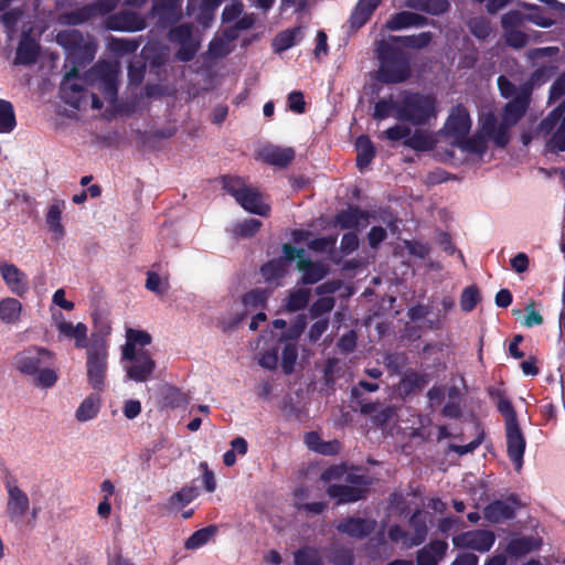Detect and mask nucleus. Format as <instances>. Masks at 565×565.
Segmentation results:
<instances>
[{
  "mask_svg": "<svg viewBox=\"0 0 565 565\" xmlns=\"http://www.w3.org/2000/svg\"><path fill=\"white\" fill-rule=\"evenodd\" d=\"M373 13L374 12H372L370 9H366L365 7H362L360 3H356L349 18V24L351 30L358 31L359 29L364 26L370 21Z\"/></svg>",
  "mask_w": 565,
  "mask_h": 565,
  "instance_id": "55",
  "label": "nucleus"
},
{
  "mask_svg": "<svg viewBox=\"0 0 565 565\" xmlns=\"http://www.w3.org/2000/svg\"><path fill=\"white\" fill-rule=\"evenodd\" d=\"M108 371V343L106 339L93 333L86 349V376L89 386L98 393L106 390Z\"/></svg>",
  "mask_w": 565,
  "mask_h": 565,
  "instance_id": "2",
  "label": "nucleus"
},
{
  "mask_svg": "<svg viewBox=\"0 0 565 565\" xmlns=\"http://www.w3.org/2000/svg\"><path fill=\"white\" fill-rule=\"evenodd\" d=\"M344 484L332 483L327 488V494L335 499V504L353 503L366 498L371 480L364 475L347 473Z\"/></svg>",
  "mask_w": 565,
  "mask_h": 565,
  "instance_id": "5",
  "label": "nucleus"
},
{
  "mask_svg": "<svg viewBox=\"0 0 565 565\" xmlns=\"http://www.w3.org/2000/svg\"><path fill=\"white\" fill-rule=\"evenodd\" d=\"M64 207V201L54 200L53 203L49 206L45 216L47 227L54 234V238L56 241L61 239L65 235V230L61 222Z\"/></svg>",
  "mask_w": 565,
  "mask_h": 565,
  "instance_id": "32",
  "label": "nucleus"
},
{
  "mask_svg": "<svg viewBox=\"0 0 565 565\" xmlns=\"http://www.w3.org/2000/svg\"><path fill=\"white\" fill-rule=\"evenodd\" d=\"M269 292L263 288H255L242 296V303L247 309H265Z\"/></svg>",
  "mask_w": 565,
  "mask_h": 565,
  "instance_id": "47",
  "label": "nucleus"
},
{
  "mask_svg": "<svg viewBox=\"0 0 565 565\" xmlns=\"http://www.w3.org/2000/svg\"><path fill=\"white\" fill-rule=\"evenodd\" d=\"M286 273V263L282 258L271 259L260 267V274L267 281L282 278Z\"/></svg>",
  "mask_w": 565,
  "mask_h": 565,
  "instance_id": "50",
  "label": "nucleus"
},
{
  "mask_svg": "<svg viewBox=\"0 0 565 565\" xmlns=\"http://www.w3.org/2000/svg\"><path fill=\"white\" fill-rule=\"evenodd\" d=\"M307 326L305 315H298L294 322L282 332L281 339L287 341H296L300 338Z\"/></svg>",
  "mask_w": 565,
  "mask_h": 565,
  "instance_id": "62",
  "label": "nucleus"
},
{
  "mask_svg": "<svg viewBox=\"0 0 565 565\" xmlns=\"http://www.w3.org/2000/svg\"><path fill=\"white\" fill-rule=\"evenodd\" d=\"M408 523L414 530V534L411 539V545L418 546L423 544L426 541L428 534L426 518L423 511L419 509L415 510L411 515Z\"/></svg>",
  "mask_w": 565,
  "mask_h": 565,
  "instance_id": "39",
  "label": "nucleus"
},
{
  "mask_svg": "<svg viewBox=\"0 0 565 565\" xmlns=\"http://www.w3.org/2000/svg\"><path fill=\"white\" fill-rule=\"evenodd\" d=\"M117 7L115 0H97L87 3L76 10L63 14V22L70 25H78L96 17H105Z\"/></svg>",
  "mask_w": 565,
  "mask_h": 565,
  "instance_id": "8",
  "label": "nucleus"
},
{
  "mask_svg": "<svg viewBox=\"0 0 565 565\" xmlns=\"http://www.w3.org/2000/svg\"><path fill=\"white\" fill-rule=\"evenodd\" d=\"M391 42L396 43L398 46L413 50L426 49L433 41V33L430 31L420 32L412 35H391Z\"/></svg>",
  "mask_w": 565,
  "mask_h": 565,
  "instance_id": "35",
  "label": "nucleus"
},
{
  "mask_svg": "<svg viewBox=\"0 0 565 565\" xmlns=\"http://www.w3.org/2000/svg\"><path fill=\"white\" fill-rule=\"evenodd\" d=\"M218 531L217 525L211 524L200 530H196L191 536L185 541L186 550H196L205 545L211 539H213Z\"/></svg>",
  "mask_w": 565,
  "mask_h": 565,
  "instance_id": "42",
  "label": "nucleus"
},
{
  "mask_svg": "<svg viewBox=\"0 0 565 565\" xmlns=\"http://www.w3.org/2000/svg\"><path fill=\"white\" fill-rule=\"evenodd\" d=\"M505 437L508 457L513 462L515 470L519 471L523 465V456L526 447V440L520 425L505 426Z\"/></svg>",
  "mask_w": 565,
  "mask_h": 565,
  "instance_id": "14",
  "label": "nucleus"
},
{
  "mask_svg": "<svg viewBox=\"0 0 565 565\" xmlns=\"http://www.w3.org/2000/svg\"><path fill=\"white\" fill-rule=\"evenodd\" d=\"M56 42L67 52V61L79 72L95 57L96 47L92 42L85 40L78 30L61 31L56 35Z\"/></svg>",
  "mask_w": 565,
  "mask_h": 565,
  "instance_id": "4",
  "label": "nucleus"
},
{
  "mask_svg": "<svg viewBox=\"0 0 565 565\" xmlns=\"http://www.w3.org/2000/svg\"><path fill=\"white\" fill-rule=\"evenodd\" d=\"M298 358L296 344L287 343L281 352V369L285 374H291Z\"/></svg>",
  "mask_w": 565,
  "mask_h": 565,
  "instance_id": "60",
  "label": "nucleus"
},
{
  "mask_svg": "<svg viewBox=\"0 0 565 565\" xmlns=\"http://www.w3.org/2000/svg\"><path fill=\"white\" fill-rule=\"evenodd\" d=\"M530 95V88L524 87L510 102H508L502 111V121L511 126L516 125L529 108Z\"/></svg>",
  "mask_w": 565,
  "mask_h": 565,
  "instance_id": "18",
  "label": "nucleus"
},
{
  "mask_svg": "<svg viewBox=\"0 0 565 565\" xmlns=\"http://www.w3.org/2000/svg\"><path fill=\"white\" fill-rule=\"evenodd\" d=\"M467 26L478 40H486L492 31L490 21L483 15L470 18L467 21Z\"/></svg>",
  "mask_w": 565,
  "mask_h": 565,
  "instance_id": "52",
  "label": "nucleus"
},
{
  "mask_svg": "<svg viewBox=\"0 0 565 565\" xmlns=\"http://www.w3.org/2000/svg\"><path fill=\"white\" fill-rule=\"evenodd\" d=\"M487 138L483 135L477 134L471 137H463L458 141L454 142L461 150L473 153V154H483L487 151Z\"/></svg>",
  "mask_w": 565,
  "mask_h": 565,
  "instance_id": "46",
  "label": "nucleus"
},
{
  "mask_svg": "<svg viewBox=\"0 0 565 565\" xmlns=\"http://www.w3.org/2000/svg\"><path fill=\"white\" fill-rule=\"evenodd\" d=\"M102 405V399L98 394H89L83 399L76 409L75 417L78 422H87L97 416Z\"/></svg>",
  "mask_w": 565,
  "mask_h": 565,
  "instance_id": "38",
  "label": "nucleus"
},
{
  "mask_svg": "<svg viewBox=\"0 0 565 565\" xmlns=\"http://www.w3.org/2000/svg\"><path fill=\"white\" fill-rule=\"evenodd\" d=\"M376 57L380 62L377 79L383 84H399L411 75V62L407 54L391 40H381L375 44Z\"/></svg>",
  "mask_w": 565,
  "mask_h": 565,
  "instance_id": "1",
  "label": "nucleus"
},
{
  "mask_svg": "<svg viewBox=\"0 0 565 565\" xmlns=\"http://www.w3.org/2000/svg\"><path fill=\"white\" fill-rule=\"evenodd\" d=\"M140 45V41L136 39L111 38L109 41V50L117 55L134 54Z\"/></svg>",
  "mask_w": 565,
  "mask_h": 565,
  "instance_id": "53",
  "label": "nucleus"
},
{
  "mask_svg": "<svg viewBox=\"0 0 565 565\" xmlns=\"http://www.w3.org/2000/svg\"><path fill=\"white\" fill-rule=\"evenodd\" d=\"M310 296L309 289H296L287 297L285 307L289 312L302 310L308 306Z\"/></svg>",
  "mask_w": 565,
  "mask_h": 565,
  "instance_id": "49",
  "label": "nucleus"
},
{
  "mask_svg": "<svg viewBox=\"0 0 565 565\" xmlns=\"http://www.w3.org/2000/svg\"><path fill=\"white\" fill-rule=\"evenodd\" d=\"M494 542L495 535L491 530H471L452 539L456 547L470 548L481 553L490 551Z\"/></svg>",
  "mask_w": 565,
  "mask_h": 565,
  "instance_id": "10",
  "label": "nucleus"
},
{
  "mask_svg": "<svg viewBox=\"0 0 565 565\" xmlns=\"http://www.w3.org/2000/svg\"><path fill=\"white\" fill-rule=\"evenodd\" d=\"M262 222L257 218H246L235 224L234 234L244 238L253 237L262 227Z\"/></svg>",
  "mask_w": 565,
  "mask_h": 565,
  "instance_id": "59",
  "label": "nucleus"
},
{
  "mask_svg": "<svg viewBox=\"0 0 565 565\" xmlns=\"http://www.w3.org/2000/svg\"><path fill=\"white\" fill-rule=\"evenodd\" d=\"M448 543L444 540H431L426 546L417 551V565H438L447 553Z\"/></svg>",
  "mask_w": 565,
  "mask_h": 565,
  "instance_id": "22",
  "label": "nucleus"
},
{
  "mask_svg": "<svg viewBox=\"0 0 565 565\" xmlns=\"http://www.w3.org/2000/svg\"><path fill=\"white\" fill-rule=\"evenodd\" d=\"M15 482L14 478L6 479V489L9 495L7 511L10 520L13 522L21 520L30 508V501L26 493L22 491Z\"/></svg>",
  "mask_w": 565,
  "mask_h": 565,
  "instance_id": "13",
  "label": "nucleus"
},
{
  "mask_svg": "<svg viewBox=\"0 0 565 565\" xmlns=\"http://www.w3.org/2000/svg\"><path fill=\"white\" fill-rule=\"evenodd\" d=\"M480 299L481 297L477 286L473 285L465 288L460 297L461 310L465 312L472 311L477 307Z\"/></svg>",
  "mask_w": 565,
  "mask_h": 565,
  "instance_id": "58",
  "label": "nucleus"
},
{
  "mask_svg": "<svg viewBox=\"0 0 565 565\" xmlns=\"http://www.w3.org/2000/svg\"><path fill=\"white\" fill-rule=\"evenodd\" d=\"M404 146L416 151H428L435 146L433 137L423 130H415L407 139L403 141Z\"/></svg>",
  "mask_w": 565,
  "mask_h": 565,
  "instance_id": "45",
  "label": "nucleus"
},
{
  "mask_svg": "<svg viewBox=\"0 0 565 565\" xmlns=\"http://www.w3.org/2000/svg\"><path fill=\"white\" fill-rule=\"evenodd\" d=\"M117 76L114 66L106 61H98L83 75L85 84L94 85Z\"/></svg>",
  "mask_w": 565,
  "mask_h": 565,
  "instance_id": "34",
  "label": "nucleus"
},
{
  "mask_svg": "<svg viewBox=\"0 0 565 565\" xmlns=\"http://www.w3.org/2000/svg\"><path fill=\"white\" fill-rule=\"evenodd\" d=\"M302 36V28L295 26L279 32L274 41L273 46L276 52H284L292 47Z\"/></svg>",
  "mask_w": 565,
  "mask_h": 565,
  "instance_id": "41",
  "label": "nucleus"
},
{
  "mask_svg": "<svg viewBox=\"0 0 565 565\" xmlns=\"http://www.w3.org/2000/svg\"><path fill=\"white\" fill-rule=\"evenodd\" d=\"M356 167L363 172L370 167L376 156V149L367 135H361L355 139Z\"/></svg>",
  "mask_w": 565,
  "mask_h": 565,
  "instance_id": "28",
  "label": "nucleus"
},
{
  "mask_svg": "<svg viewBox=\"0 0 565 565\" xmlns=\"http://www.w3.org/2000/svg\"><path fill=\"white\" fill-rule=\"evenodd\" d=\"M489 395L497 399V408L504 417L505 426L519 424L516 412L503 391L490 388Z\"/></svg>",
  "mask_w": 565,
  "mask_h": 565,
  "instance_id": "36",
  "label": "nucleus"
},
{
  "mask_svg": "<svg viewBox=\"0 0 565 565\" xmlns=\"http://www.w3.org/2000/svg\"><path fill=\"white\" fill-rule=\"evenodd\" d=\"M124 361L129 362L124 366L126 377L135 382H147L156 370V361L152 359L150 352L140 349L135 352L132 358H121Z\"/></svg>",
  "mask_w": 565,
  "mask_h": 565,
  "instance_id": "9",
  "label": "nucleus"
},
{
  "mask_svg": "<svg viewBox=\"0 0 565 565\" xmlns=\"http://www.w3.org/2000/svg\"><path fill=\"white\" fill-rule=\"evenodd\" d=\"M295 565H322V559L316 548L301 547L294 554Z\"/></svg>",
  "mask_w": 565,
  "mask_h": 565,
  "instance_id": "57",
  "label": "nucleus"
},
{
  "mask_svg": "<svg viewBox=\"0 0 565 565\" xmlns=\"http://www.w3.org/2000/svg\"><path fill=\"white\" fill-rule=\"evenodd\" d=\"M22 311L21 302L15 298H6L0 301V320L4 323H14Z\"/></svg>",
  "mask_w": 565,
  "mask_h": 565,
  "instance_id": "44",
  "label": "nucleus"
},
{
  "mask_svg": "<svg viewBox=\"0 0 565 565\" xmlns=\"http://www.w3.org/2000/svg\"><path fill=\"white\" fill-rule=\"evenodd\" d=\"M407 7L431 15H440L450 8L448 0H408Z\"/></svg>",
  "mask_w": 565,
  "mask_h": 565,
  "instance_id": "37",
  "label": "nucleus"
},
{
  "mask_svg": "<svg viewBox=\"0 0 565 565\" xmlns=\"http://www.w3.org/2000/svg\"><path fill=\"white\" fill-rule=\"evenodd\" d=\"M186 402L184 393L175 387L167 385L162 388V403L170 408H177Z\"/></svg>",
  "mask_w": 565,
  "mask_h": 565,
  "instance_id": "56",
  "label": "nucleus"
},
{
  "mask_svg": "<svg viewBox=\"0 0 565 565\" xmlns=\"http://www.w3.org/2000/svg\"><path fill=\"white\" fill-rule=\"evenodd\" d=\"M262 157L270 166L286 168L295 159V150L292 148L270 147L263 150Z\"/></svg>",
  "mask_w": 565,
  "mask_h": 565,
  "instance_id": "33",
  "label": "nucleus"
},
{
  "mask_svg": "<svg viewBox=\"0 0 565 565\" xmlns=\"http://www.w3.org/2000/svg\"><path fill=\"white\" fill-rule=\"evenodd\" d=\"M15 126L13 105L9 100L0 99V134H9Z\"/></svg>",
  "mask_w": 565,
  "mask_h": 565,
  "instance_id": "48",
  "label": "nucleus"
},
{
  "mask_svg": "<svg viewBox=\"0 0 565 565\" xmlns=\"http://www.w3.org/2000/svg\"><path fill=\"white\" fill-rule=\"evenodd\" d=\"M236 202L247 212L260 216L268 215L270 207L264 203L258 191L252 188H244Z\"/></svg>",
  "mask_w": 565,
  "mask_h": 565,
  "instance_id": "25",
  "label": "nucleus"
},
{
  "mask_svg": "<svg viewBox=\"0 0 565 565\" xmlns=\"http://www.w3.org/2000/svg\"><path fill=\"white\" fill-rule=\"evenodd\" d=\"M58 331L66 337L74 338L77 349H87L89 345L87 344V327L82 322L73 326L72 322L63 321L58 324Z\"/></svg>",
  "mask_w": 565,
  "mask_h": 565,
  "instance_id": "40",
  "label": "nucleus"
},
{
  "mask_svg": "<svg viewBox=\"0 0 565 565\" xmlns=\"http://www.w3.org/2000/svg\"><path fill=\"white\" fill-rule=\"evenodd\" d=\"M297 268L302 273L301 282L303 285H313L323 279L328 273L322 264L315 263L309 258L299 259Z\"/></svg>",
  "mask_w": 565,
  "mask_h": 565,
  "instance_id": "31",
  "label": "nucleus"
},
{
  "mask_svg": "<svg viewBox=\"0 0 565 565\" xmlns=\"http://www.w3.org/2000/svg\"><path fill=\"white\" fill-rule=\"evenodd\" d=\"M379 388L380 385L377 383L364 380L359 381L358 385L352 387L351 401L360 407L361 414L371 415L375 412L376 407H379V403L366 402L361 390L366 392H376Z\"/></svg>",
  "mask_w": 565,
  "mask_h": 565,
  "instance_id": "26",
  "label": "nucleus"
},
{
  "mask_svg": "<svg viewBox=\"0 0 565 565\" xmlns=\"http://www.w3.org/2000/svg\"><path fill=\"white\" fill-rule=\"evenodd\" d=\"M428 24V19L412 11H401L394 13L386 22L385 29L390 31H398L411 26H424Z\"/></svg>",
  "mask_w": 565,
  "mask_h": 565,
  "instance_id": "23",
  "label": "nucleus"
},
{
  "mask_svg": "<svg viewBox=\"0 0 565 565\" xmlns=\"http://www.w3.org/2000/svg\"><path fill=\"white\" fill-rule=\"evenodd\" d=\"M0 274L6 285L13 294L22 297L28 292L29 286L25 274L22 270H20L15 265L1 263Z\"/></svg>",
  "mask_w": 565,
  "mask_h": 565,
  "instance_id": "20",
  "label": "nucleus"
},
{
  "mask_svg": "<svg viewBox=\"0 0 565 565\" xmlns=\"http://www.w3.org/2000/svg\"><path fill=\"white\" fill-rule=\"evenodd\" d=\"M83 77H79V72L76 67H71L65 73L60 85V94L62 99L72 107L79 108L81 102L84 98Z\"/></svg>",
  "mask_w": 565,
  "mask_h": 565,
  "instance_id": "12",
  "label": "nucleus"
},
{
  "mask_svg": "<svg viewBox=\"0 0 565 565\" xmlns=\"http://www.w3.org/2000/svg\"><path fill=\"white\" fill-rule=\"evenodd\" d=\"M520 505L518 495L511 494L507 501L494 500L484 510V518L492 523L512 520L515 516V508Z\"/></svg>",
  "mask_w": 565,
  "mask_h": 565,
  "instance_id": "17",
  "label": "nucleus"
},
{
  "mask_svg": "<svg viewBox=\"0 0 565 565\" xmlns=\"http://www.w3.org/2000/svg\"><path fill=\"white\" fill-rule=\"evenodd\" d=\"M224 0H189L186 11L194 15L195 21L207 28L214 20L215 12Z\"/></svg>",
  "mask_w": 565,
  "mask_h": 565,
  "instance_id": "19",
  "label": "nucleus"
},
{
  "mask_svg": "<svg viewBox=\"0 0 565 565\" xmlns=\"http://www.w3.org/2000/svg\"><path fill=\"white\" fill-rule=\"evenodd\" d=\"M398 107L399 100L396 102L392 97L388 99L381 98L374 105L373 118L376 120H383L390 117L391 111H396V117L398 116Z\"/></svg>",
  "mask_w": 565,
  "mask_h": 565,
  "instance_id": "54",
  "label": "nucleus"
},
{
  "mask_svg": "<svg viewBox=\"0 0 565 565\" xmlns=\"http://www.w3.org/2000/svg\"><path fill=\"white\" fill-rule=\"evenodd\" d=\"M39 54V43L29 35H23L17 47L14 64L31 65L36 62Z\"/></svg>",
  "mask_w": 565,
  "mask_h": 565,
  "instance_id": "27",
  "label": "nucleus"
},
{
  "mask_svg": "<svg viewBox=\"0 0 565 565\" xmlns=\"http://www.w3.org/2000/svg\"><path fill=\"white\" fill-rule=\"evenodd\" d=\"M370 213L360 209L358 205H349L348 209L337 213L334 226L341 230H351L364 222L363 226L369 224Z\"/></svg>",
  "mask_w": 565,
  "mask_h": 565,
  "instance_id": "21",
  "label": "nucleus"
},
{
  "mask_svg": "<svg viewBox=\"0 0 565 565\" xmlns=\"http://www.w3.org/2000/svg\"><path fill=\"white\" fill-rule=\"evenodd\" d=\"M34 376L35 385L43 388L52 387L57 382V374L50 365L42 366Z\"/></svg>",
  "mask_w": 565,
  "mask_h": 565,
  "instance_id": "64",
  "label": "nucleus"
},
{
  "mask_svg": "<svg viewBox=\"0 0 565 565\" xmlns=\"http://www.w3.org/2000/svg\"><path fill=\"white\" fill-rule=\"evenodd\" d=\"M52 353L44 348L29 347L14 356L17 370L25 375H35L44 365H51Z\"/></svg>",
  "mask_w": 565,
  "mask_h": 565,
  "instance_id": "6",
  "label": "nucleus"
},
{
  "mask_svg": "<svg viewBox=\"0 0 565 565\" xmlns=\"http://www.w3.org/2000/svg\"><path fill=\"white\" fill-rule=\"evenodd\" d=\"M334 305L335 300L333 297H320L311 305L309 315L312 319L320 318L329 313L334 308Z\"/></svg>",
  "mask_w": 565,
  "mask_h": 565,
  "instance_id": "61",
  "label": "nucleus"
},
{
  "mask_svg": "<svg viewBox=\"0 0 565 565\" xmlns=\"http://www.w3.org/2000/svg\"><path fill=\"white\" fill-rule=\"evenodd\" d=\"M470 129L471 118L467 108L461 104L454 106L444 126L446 135L454 138L456 142L468 136Z\"/></svg>",
  "mask_w": 565,
  "mask_h": 565,
  "instance_id": "11",
  "label": "nucleus"
},
{
  "mask_svg": "<svg viewBox=\"0 0 565 565\" xmlns=\"http://www.w3.org/2000/svg\"><path fill=\"white\" fill-rule=\"evenodd\" d=\"M182 0H152L151 12L163 23H175L181 19Z\"/></svg>",
  "mask_w": 565,
  "mask_h": 565,
  "instance_id": "24",
  "label": "nucleus"
},
{
  "mask_svg": "<svg viewBox=\"0 0 565 565\" xmlns=\"http://www.w3.org/2000/svg\"><path fill=\"white\" fill-rule=\"evenodd\" d=\"M407 362L408 356L405 352H394L385 355V365L392 373L399 374Z\"/></svg>",
  "mask_w": 565,
  "mask_h": 565,
  "instance_id": "63",
  "label": "nucleus"
},
{
  "mask_svg": "<svg viewBox=\"0 0 565 565\" xmlns=\"http://www.w3.org/2000/svg\"><path fill=\"white\" fill-rule=\"evenodd\" d=\"M151 335L143 330L136 329H127L126 331V343L122 347L121 358H132L135 356V352H139L137 350V345L141 348L151 343Z\"/></svg>",
  "mask_w": 565,
  "mask_h": 565,
  "instance_id": "30",
  "label": "nucleus"
},
{
  "mask_svg": "<svg viewBox=\"0 0 565 565\" xmlns=\"http://www.w3.org/2000/svg\"><path fill=\"white\" fill-rule=\"evenodd\" d=\"M535 548V542L532 537L512 539L507 545V553L514 557L526 555Z\"/></svg>",
  "mask_w": 565,
  "mask_h": 565,
  "instance_id": "51",
  "label": "nucleus"
},
{
  "mask_svg": "<svg viewBox=\"0 0 565 565\" xmlns=\"http://www.w3.org/2000/svg\"><path fill=\"white\" fill-rule=\"evenodd\" d=\"M106 28L113 31L137 32L146 28V21L135 11L121 10L106 19Z\"/></svg>",
  "mask_w": 565,
  "mask_h": 565,
  "instance_id": "15",
  "label": "nucleus"
},
{
  "mask_svg": "<svg viewBox=\"0 0 565 565\" xmlns=\"http://www.w3.org/2000/svg\"><path fill=\"white\" fill-rule=\"evenodd\" d=\"M541 131H554L550 145L557 152L565 151V100L554 108L540 124Z\"/></svg>",
  "mask_w": 565,
  "mask_h": 565,
  "instance_id": "7",
  "label": "nucleus"
},
{
  "mask_svg": "<svg viewBox=\"0 0 565 565\" xmlns=\"http://www.w3.org/2000/svg\"><path fill=\"white\" fill-rule=\"evenodd\" d=\"M430 382V376L427 373L408 370L404 373L399 382L401 393L408 396L417 391L425 388Z\"/></svg>",
  "mask_w": 565,
  "mask_h": 565,
  "instance_id": "29",
  "label": "nucleus"
},
{
  "mask_svg": "<svg viewBox=\"0 0 565 565\" xmlns=\"http://www.w3.org/2000/svg\"><path fill=\"white\" fill-rule=\"evenodd\" d=\"M436 117V99L430 95L405 90L399 99L398 116L401 121L414 126H424Z\"/></svg>",
  "mask_w": 565,
  "mask_h": 565,
  "instance_id": "3",
  "label": "nucleus"
},
{
  "mask_svg": "<svg viewBox=\"0 0 565 565\" xmlns=\"http://www.w3.org/2000/svg\"><path fill=\"white\" fill-rule=\"evenodd\" d=\"M376 521L359 516H347L338 522L335 529L339 533L356 540H363L374 532Z\"/></svg>",
  "mask_w": 565,
  "mask_h": 565,
  "instance_id": "16",
  "label": "nucleus"
},
{
  "mask_svg": "<svg viewBox=\"0 0 565 565\" xmlns=\"http://www.w3.org/2000/svg\"><path fill=\"white\" fill-rule=\"evenodd\" d=\"M147 57L143 56V52L140 55H135L128 64V81L132 86H139L146 74Z\"/></svg>",
  "mask_w": 565,
  "mask_h": 565,
  "instance_id": "43",
  "label": "nucleus"
}]
</instances>
